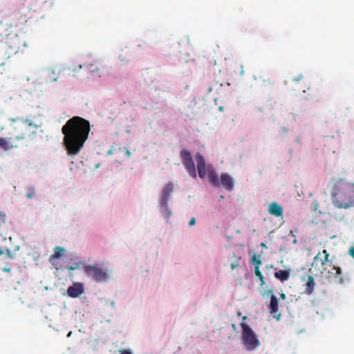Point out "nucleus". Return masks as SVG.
Segmentation results:
<instances>
[{
  "instance_id": "obj_30",
  "label": "nucleus",
  "mask_w": 354,
  "mask_h": 354,
  "mask_svg": "<svg viewBox=\"0 0 354 354\" xmlns=\"http://www.w3.org/2000/svg\"><path fill=\"white\" fill-rule=\"evenodd\" d=\"M279 296H280L281 299H286V295L283 292L280 293Z\"/></svg>"
},
{
  "instance_id": "obj_12",
  "label": "nucleus",
  "mask_w": 354,
  "mask_h": 354,
  "mask_svg": "<svg viewBox=\"0 0 354 354\" xmlns=\"http://www.w3.org/2000/svg\"><path fill=\"white\" fill-rule=\"evenodd\" d=\"M84 292V286L81 283H74L67 289L68 295L71 297L75 298L80 296Z\"/></svg>"
},
{
  "instance_id": "obj_15",
  "label": "nucleus",
  "mask_w": 354,
  "mask_h": 354,
  "mask_svg": "<svg viewBox=\"0 0 354 354\" xmlns=\"http://www.w3.org/2000/svg\"><path fill=\"white\" fill-rule=\"evenodd\" d=\"M268 212L271 215L277 217H281L283 216V210L282 207L276 202H272L270 204Z\"/></svg>"
},
{
  "instance_id": "obj_5",
  "label": "nucleus",
  "mask_w": 354,
  "mask_h": 354,
  "mask_svg": "<svg viewBox=\"0 0 354 354\" xmlns=\"http://www.w3.org/2000/svg\"><path fill=\"white\" fill-rule=\"evenodd\" d=\"M12 26L10 24L0 21V36L6 37V43L10 48L15 53L22 50L24 47H26V42L22 41L17 35L8 37L12 33Z\"/></svg>"
},
{
  "instance_id": "obj_11",
  "label": "nucleus",
  "mask_w": 354,
  "mask_h": 354,
  "mask_svg": "<svg viewBox=\"0 0 354 354\" xmlns=\"http://www.w3.org/2000/svg\"><path fill=\"white\" fill-rule=\"evenodd\" d=\"M86 68L91 74L96 75L98 77H101L106 71L104 64L98 60L87 64Z\"/></svg>"
},
{
  "instance_id": "obj_28",
  "label": "nucleus",
  "mask_w": 354,
  "mask_h": 354,
  "mask_svg": "<svg viewBox=\"0 0 354 354\" xmlns=\"http://www.w3.org/2000/svg\"><path fill=\"white\" fill-rule=\"evenodd\" d=\"M196 223V220H195V218L194 217H192L191 218L189 222V225L190 226H192V225H194Z\"/></svg>"
},
{
  "instance_id": "obj_10",
  "label": "nucleus",
  "mask_w": 354,
  "mask_h": 354,
  "mask_svg": "<svg viewBox=\"0 0 354 354\" xmlns=\"http://www.w3.org/2000/svg\"><path fill=\"white\" fill-rule=\"evenodd\" d=\"M195 159L197 163V170L198 176L201 178L203 179L208 176V167L210 165H207L205 160L202 154L197 153L195 156Z\"/></svg>"
},
{
  "instance_id": "obj_35",
  "label": "nucleus",
  "mask_w": 354,
  "mask_h": 354,
  "mask_svg": "<svg viewBox=\"0 0 354 354\" xmlns=\"http://www.w3.org/2000/svg\"><path fill=\"white\" fill-rule=\"evenodd\" d=\"M241 312H238V313H237V316H241Z\"/></svg>"
},
{
  "instance_id": "obj_3",
  "label": "nucleus",
  "mask_w": 354,
  "mask_h": 354,
  "mask_svg": "<svg viewBox=\"0 0 354 354\" xmlns=\"http://www.w3.org/2000/svg\"><path fill=\"white\" fill-rule=\"evenodd\" d=\"M332 203L339 209L354 206V186L339 180L335 182L330 191Z\"/></svg>"
},
{
  "instance_id": "obj_4",
  "label": "nucleus",
  "mask_w": 354,
  "mask_h": 354,
  "mask_svg": "<svg viewBox=\"0 0 354 354\" xmlns=\"http://www.w3.org/2000/svg\"><path fill=\"white\" fill-rule=\"evenodd\" d=\"M313 270L316 274H325L334 277L339 283L343 282L342 269L333 265L332 261L329 260V254L326 250L319 252L313 258L312 268L309 271L313 272Z\"/></svg>"
},
{
  "instance_id": "obj_25",
  "label": "nucleus",
  "mask_w": 354,
  "mask_h": 354,
  "mask_svg": "<svg viewBox=\"0 0 354 354\" xmlns=\"http://www.w3.org/2000/svg\"><path fill=\"white\" fill-rule=\"evenodd\" d=\"M36 196V191L33 188H30L26 194V197L31 199Z\"/></svg>"
},
{
  "instance_id": "obj_8",
  "label": "nucleus",
  "mask_w": 354,
  "mask_h": 354,
  "mask_svg": "<svg viewBox=\"0 0 354 354\" xmlns=\"http://www.w3.org/2000/svg\"><path fill=\"white\" fill-rule=\"evenodd\" d=\"M180 156L182 160V162L189 176L196 178L197 177V174L191 153L187 149H183L180 151Z\"/></svg>"
},
{
  "instance_id": "obj_33",
  "label": "nucleus",
  "mask_w": 354,
  "mask_h": 354,
  "mask_svg": "<svg viewBox=\"0 0 354 354\" xmlns=\"http://www.w3.org/2000/svg\"><path fill=\"white\" fill-rule=\"evenodd\" d=\"M219 111H223V106H221L218 107Z\"/></svg>"
},
{
  "instance_id": "obj_32",
  "label": "nucleus",
  "mask_w": 354,
  "mask_h": 354,
  "mask_svg": "<svg viewBox=\"0 0 354 354\" xmlns=\"http://www.w3.org/2000/svg\"><path fill=\"white\" fill-rule=\"evenodd\" d=\"M67 268H68V270H75L76 268H73V267H71V266H68V267H67Z\"/></svg>"
},
{
  "instance_id": "obj_19",
  "label": "nucleus",
  "mask_w": 354,
  "mask_h": 354,
  "mask_svg": "<svg viewBox=\"0 0 354 354\" xmlns=\"http://www.w3.org/2000/svg\"><path fill=\"white\" fill-rule=\"evenodd\" d=\"M306 286V288L305 292L308 295L311 294L313 292V290L315 288V281H314V278L312 275L308 276Z\"/></svg>"
},
{
  "instance_id": "obj_36",
  "label": "nucleus",
  "mask_w": 354,
  "mask_h": 354,
  "mask_svg": "<svg viewBox=\"0 0 354 354\" xmlns=\"http://www.w3.org/2000/svg\"><path fill=\"white\" fill-rule=\"evenodd\" d=\"M243 73H244L243 71L241 70V75H243Z\"/></svg>"
},
{
  "instance_id": "obj_27",
  "label": "nucleus",
  "mask_w": 354,
  "mask_h": 354,
  "mask_svg": "<svg viewBox=\"0 0 354 354\" xmlns=\"http://www.w3.org/2000/svg\"><path fill=\"white\" fill-rule=\"evenodd\" d=\"M303 78H304L303 75H299L298 77H294L293 78V81H295L296 82H299V81L302 80Z\"/></svg>"
},
{
  "instance_id": "obj_9",
  "label": "nucleus",
  "mask_w": 354,
  "mask_h": 354,
  "mask_svg": "<svg viewBox=\"0 0 354 354\" xmlns=\"http://www.w3.org/2000/svg\"><path fill=\"white\" fill-rule=\"evenodd\" d=\"M175 188V185L172 182H169L167 183L163 189L161 191L160 198V205L162 209H165L166 211H168V202L169 200V197L171 194L174 192Z\"/></svg>"
},
{
  "instance_id": "obj_16",
  "label": "nucleus",
  "mask_w": 354,
  "mask_h": 354,
  "mask_svg": "<svg viewBox=\"0 0 354 354\" xmlns=\"http://www.w3.org/2000/svg\"><path fill=\"white\" fill-rule=\"evenodd\" d=\"M208 178L209 183L214 187H218L221 185L218 174L212 166L208 167Z\"/></svg>"
},
{
  "instance_id": "obj_18",
  "label": "nucleus",
  "mask_w": 354,
  "mask_h": 354,
  "mask_svg": "<svg viewBox=\"0 0 354 354\" xmlns=\"http://www.w3.org/2000/svg\"><path fill=\"white\" fill-rule=\"evenodd\" d=\"M66 250L63 247L56 246L54 249L53 254L50 257V261L57 259L64 256Z\"/></svg>"
},
{
  "instance_id": "obj_23",
  "label": "nucleus",
  "mask_w": 354,
  "mask_h": 354,
  "mask_svg": "<svg viewBox=\"0 0 354 354\" xmlns=\"http://www.w3.org/2000/svg\"><path fill=\"white\" fill-rule=\"evenodd\" d=\"M252 263L254 266V268H259L260 266L262 264V261L260 259L257 258L256 254H254L252 257Z\"/></svg>"
},
{
  "instance_id": "obj_24",
  "label": "nucleus",
  "mask_w": 354,
  "mask_h": 354,
  "mask_svg": "<svg viewBox=\"0 0 354 354\" xmlns=\"http://www.w3.org/2000/svg\"><path fill=\"white\" fill-rule=\"evenodd\" d=\"M7 219V215L4 211L0 209V227L4 224Z\"/></svg>"
},
{
  "instance_id": "obj_17",
  "label": "nucleus",
  "mask_w": 354,
  "mask_h": 354,
  "mask_svg": "<svg viewBox=\"0 0 354 354\" xmlns=\"http://www.w3.org/2000/svg\"><path fill=\"white\" fill-rule=\"evenodd\" d=\"M274 277L281 281H285L290 277V270H280L274 272Z\"/></svg>"
},
{
  "instance_id": "obj_6",
  "label": "nucleus",
  "mask_w": 354,
  "mask_h": 354,
  "mask_svg": "<svg viewBox=\"0 0 354 354\" xmlns=\"http://www.w3.org/2000/svg\"><path fill=\"white\" fill-rule=\"evenodd\" d=\"M247 319L246 316L242 317L241 328H242V339L248 350H254L260 346V341L252 329L244 322Z\"/></svg>"
},
{
  "instance_id": "obj_14",
  "label": "nucleus",
  "mask_w": 354,
  "mask_h": 354,
  "mask_svg": "<svg viewBox=\"0 0 354 354\" xmlns=\"http://www.w3.org/2000/svg\"><path fill=\"white\" fill-rule=\"evenodd\" d=\"M220 183L227 191L233 190L234 180L229 174H222L220 177Z\"/></svg>"
},
{
  "instance_id": "obj_20",
  "label": "nucleus",
  "mask_w": 354,
  "mask_h": 354,
  "mask_svg": "<svg viewBox=\"0 0 354 354\" xmlns=\"http://www.w3.org/2000/svg\"><path fill=\"white\" fill-rule=\"evenodd\" d=\"M59 73H57L53 69H50L47 72V79L50 82H56L58 79Z\"/></svg>"
},
{
  "instance_id": "obj_26",
  "label": "nucleus",
  "mask_w": 354,
  "mask_h": 354,
  "mask_svg": "<svg viewBox=\"0 0 354 354\" xmlns=\"http://www.w3.org/2000/svg\"><path fill=\"white\" fill-rule=\"evenodd\" d=\"M348 254L354 259V245L349 248Z\"/></svg>"
},
{
  "instance_id": "obj_22",
  "label": "nucleus",
  "mask_w": 354,
  "mask_h": 354,
  "mask_svg": "<svg viewBox=\"0 0 354 354\" xmlns=\"http://www.w3.org/2000/svg\"><path fill=\"white\" fill-rule=\"evenodd\" d=\"M254 274L260 280V281H261L260 285L261 286H263L265 283L264 277H263L261 272L260 271V269L258 268H254Z\"/></svg>"
},
{
  "instance_id": "obj_29",
  "label": "nucleus",
  "mask_w": 354,
  "mask_h": 354,
  "mask_svg": "<svg viewBox=\"0 0 354 354\" xmlns=\"http://www.w3.org/2000/svg\"><path fill=\"white\" fill-rule=\"evenodd\" d=\"M124 149H125V153H126L127 156L129 157L131 155L130 151L127 148H124Z\"/></svg>"
},
{
  "instance_id": "obj_13",
  "label": "nucleus",
  "mask_w": 354,
  "mask_h": 354,
  "mask_svg": "<svg viewBox=\"0 0 354 354\" xmlns=\"http://www.w3.org/2000/svg\"><path fill=\"white\" fill-rule=\"evenodd\" d=\"M270 313L273 315V317L277 320H279L281 314L275 315L279 310V301L277 297L272 295L270 297V301L269 304Z\"/></svg>"
},
{
  "instance_id": "obj_34",
  "label": "nucleus",
  "mask_w": 354,
  "mask_h": 354,
  "mask_svg": "<svg viewBox=\"0 0 354 354\" xmlns=\"http://www.w3.org/2000/svg\"><path fill=\"white\" fill-rule=\"evenodd\" d=\"M261 245L262 247H266V244H265L264 243H262L261 244Z\"/></svg>"
},
{
  "instance_id": "obj_21",
  "label": "nucleus",
  "mask_w": 354,
  "mask_h": 354,
  "mask_svg": "<svg viewBox=\"0 0 354 354\" xmlns=\"http://www.w3.org/2000/svg\"><path fill=\"white\" fill-rule=\"evenodd\" d=\"M232 258L234 259V261L231 263L230 268L233 270L239 266V261L241 260V257H237L236 255L234 254Z\"/></svg>"
},
{
  "instance_id": "obj_7",
  "label": "nucleus",
  "mask_w": 354,
  "mask_h": 354,
  "mask_svg": "<svg viewBox=\"0 0 354 354\" xmlns=\"http://www.w3.org/2000/svg\"><path fill=\"white\" fill-rule=\"evenodd\" d=\"M85 274L98 283H105L109 281V276L106 270L102 269L99 265H86L84 268Z\"/></svg>"
},
{
  "instance_id": "obj_2",
  "label": "nucleus",
  "mask_w": 354,
  "mask_h": 354,
  "mask_svg": "<svg viewBox=\"0 0 354 354\" xmlns=\"http://www.w3.org/2000/svg\"><path fill=\"white\" fill-rule=\"evenodd\" d=\"M10 122V128L8 137H0V149L3 151H10L17 149L21 144L25 143L28 138V136L25 131L23 124H17L21 121L23 124L29 127L38 128V125L35 124L32 120L26 118H11L9 119Z\"/></svg>"
},
{
  "instance_id": "obj_1",
  "label": "nucleus",
  "mask_w": 354,
  "mask_h": 354,
  "mask_svg": "<svg viewBox=\"0 0 354 354\" xmlns=\"http://www.w3.org/2000/svg\"><path fill=\"white\" fill-rule=\"evenodd\" d=\"M91 131L88 120L74 116L69 119L62 128L64 134L63 145L68 156H74L83 149Z\"/></svg>"
},
{
  "instance_id": "obj_31",
  "label": "nucleus",
  "mask_w": 354,
  "mask_h": 354,
  "mask_svg": "<svg viewBox=\"0 0 354 354\" xmlns=\"http://www.w3.org/2000/svg\"><path fill=\"white\" fill-rule=\"evenodd\" d=\"M120 354H131V353L129 351L122 350V351H120Z\"/></svg>"
}]
</instances>
